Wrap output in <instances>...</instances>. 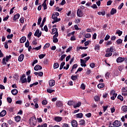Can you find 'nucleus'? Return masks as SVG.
Masks as SVG:
<instances>
[{"label": "nucleus", "mask_w": 127, "mask_h": 127, "mask_svg": "<svg viewBox=\"0 0 127 127\" xmlns=\"http://www.w3.org/2000/svg\"><path fill=\"white\" fill-rule=\"evenodd\" d=\"M30 126L31 127H35L37 124V120H36V117L35 116H33L30 118L29 120Z\"/></svg>", "instance_id": "nucleus-1"}, {"label": "nucleus", "mask_w": 127, "mask_h": 127, "mask_svg": "<svg viewBox=\"0 0 127 127\" xmlns=\"http://www.w3.org/2000/svg\"><path fill=\"white\" fill-rule=\"evenodd\" d=\"M25 77H26V75H25V74H23L22 75V76L20 77V81L22 84L27 83V79L25 78Z\"/></svg>", "instance_id": "nucleus-2"}, {"label": "nucleus", "mask_w": 127, "mask_h": 127, "mask_svg": "<svg viewBox=\"0 0 127 127\" xmlns=\"http://www.w3.org/2000/svg\"><path fill=\"white\" fill-rule=\"evenodd\" d=\"M122 123L121 121H119V120H116L113 123V126L114 127H119L122 126Z\"/></svg>", "instance_id": "nucleus-3"}, {"label": "nucleus", "mask_w": 127, "mask_h": 127, "mask_svg": "<svg viewBox=\"0 0 127 127\" xmlns=\"http://www.w3.org/2000/svg\"><path fill=\"white\" fill-rule=\"evenodd\" d=\"M42 35V32H40L39 29H37L34 33V36H37L38 38Z\"/></svg>", "instance_id": "nucleus-4"}, {"label": "nucleus", "mask_w": 127, "mask_h": 127, "mask_svg": "<svg viewBox=\"0 0 127 127\" xmlns=\"http://www.w3.org/2000/svg\"><path fill=\"white\" fill-rule=\"evenodd\" d=\"M116 61L117 63H123L125 61V58L119 57L117 58Z\"/></svg>", "instance_id": "nucleus-5"}, {"label": "nucleus", "mask_w": 127, "mask_h": 127, "mask_svg": "<svg viewBox=\"0 0 127 127\" xmlns=\"http://www.w3.org/2000/svg\"><path fill=\"white\" fill-rule=\"evenodd\" d=\"M77 14L78 17H82V16H83V12L81 10L78 9L77 10Z\"/></svg>", "instance_id": "nucleus-6"}, {"label": "nucleus", "mask_w": 127, "mask_h": 127, "mask_svg": "<svg viewBox=\"0 0 127 127\" xmlns=\"http://www.w3.org/2000/svg\"><path fill=\"white\" fill-rule=\"evenodd\" d=\"M86 63V62L85 61V60L80 59V65L82 67H86V66H87Z\"/></svg>", "instance_id": "nucleus-7"}, {"label": "nucleus", "mask_w": 127, "mask_h": 127, "mask_svg": "<svg viewBox=\"0 0 127 127\" xmlns=\"http://www.w3.org/2000/svg\"><path fill=\"white\" fill-rule=\"evenodd\" d=\"M11 93L13 96H16L18 93V90H17L16 89H14L11 91Z\"/></svg>", "instance_id": "nucleus-8"}, {"label": "nucleus", "mask_w": 127, "mask_h": 127, "mask_svg": "<svg viewBox=\"0 0 127 127\" xmlns=\"http://www.w3.org/2000/svg\"><path fill=\"white\" fill-rule=\"evenodd\" d=\"M34 69L35 70V71H38V70H42V66H41V65H39L37 64L35 65V66L34 68Z\"/></svg>", "instance_id": "nucleus-9"}, {"label": "nucleus", "mask_w": 127, "mask_h": 127, "mask_svg": "<svg viewBox=\"0 0 127 127\" xmlns=\"http://www.w3.org/2000/svg\"><path fill=\"white\" fill-rule=\"evenodd\" d=\"M54 120L55 121V122L60 123V122H61V121H62V117L57 116L54 118Z\"/></svg>", "instance_id": "nucleus-10"}, {"label": "nucleus", "mask_w": 127, "mask_h": 127, "mask_svg": "<svg viewBox=\"0 0 127 127\" xmlns=\"http://www.w3.org/2000/svg\"><path fill=\"white\" fill-rule=\"evenodd\" d=\"M14 120L16 123H19L21 121V117L20 116H17L14 117Z\"/></svg>", "instance_id": "nucleus-11"}, {"label": "nucleus", "mask_w": 127, "mask_h": 127, "mask_svg": "<svg viewBox=\"0 0 127 127\" xmlns=\"http://www.w3.org/2000/svg\"><path fill=\"white\" fill-rule=\"evenodd\" d=\"M23 59H24V55L21 54L19 56L18 60L19 62H22V61H23Z\"/></svg>", "instance_id": "nucleus-12"}, {"label": "nucleus", "mask_w": 127, "mask_h": 127, "mask_svg": "<svg viewBox=\"0 0 127 127\" xmlns=\"http://www.w3.org/2000/svg\"><path fill=\"white\" fill-rule=\"evenodd\" d=\"M49 86L50 87H53L55 85V80L52 79L49 80Z\"/></svg>", "instance_id": "nucleus-13"}, {"label": "nucleus", "mask_w": 127, "mask_h": 127, "mask_svg": "<svg viewBox=\"0 0 127 127\" xmlns=\"http://www.w3.org/2000/svg\"><path fill=\"white\" fill-rule=\"evenodd\" d=\"M71 125L72 127H78V123L76 120H73L71 122Z\"/></svg>", "instance_id": "nucleus-14"}, {"label": "nucleus", "mask_w": 127, "mask_h": 127, "mask_svg": "<svg viewBox=\"0 0 127 127\" xmlns=\"http://www.w3.org/2000/svg\"><path fill=\"white\" fill-rule=\"evenodd\" d=\"M6 115V111L3 110L0 113V117L1 118L4 117Z\"/></svg>", "instance_id": "nucleus-15"}, {"label": "nucleus", "mask_w": 127, "mask_h": 127, "mask_svg": "<svg viewBox=\"0 0 127 127\" xmlns=\"http://www.w3.org/2000/svg\"><path fill=\"white\" fill-rule=\"evenodd\" d=\"M26 41V37L25 36L22 37L20 39V43H24Z\"/></svg>", "instance_id": "nucleus-16"}, {"label": "nucleus", "mask_w": 127, "mask_h": 127, "mask_svg": "<svg viewBox=\"0 0 127 127\" xmlns=\"http://www.w3.org/2000/svg\"><path fill=\"white\" fill-rule=\"evenodd\" d=\"M63 106V103H62L61 101H58L56 103V106L59 107L60 108H61Z\"/></svg>", "instance_id": "nucleus-17"}, {"label": "nucleus", "mask_w": 127, "mask_h": 127, "mask_svg": "<svg viewBox=\"0 0 127 127\" xmlns=\"http://www.w3.org/2000/svg\"><path fill=\"white\" fill-rule=\"evenodd\" d=\"M46 21V17H45L42 22V23L41 25H40V27L42 28L43 27V26L44 25V23H45V22Z\"/></svg>", "instance_id": "nucleus-18"}, {"label": "nucleus", "mask_w": 127, "mask_h": 127, "mask_svg": "<svg viewBox=\"0 0 127 127\" xmlns=\"http://www.w3.org/2000/svg\"><path fill=\"white\" fill-rule=\"evenodd\" d=\"M110 13L112 15H114V14L117 13V10L114 8H113L111 10Z\"/></svg>", "instance_id": "nucleus-19"}, {"label": "nucleus", "mask_w": 127, "mask_h": 127, "mask_svg": "<svg viewBox=\"0 0 127 127\" xmlns=\"http://www.w3.org/2000/svg\"><path fill=\"white\" fill-rule=\"evenodd\" d=\"M122 111H123V113H125V112H127V106L126 105H124L121 108Z\"/></svg>", "instance_id": "nucleus-20"}, {"label": "nucleus", "mask_w": 127, "mask_h": 127, "mask_svg": "<svg viewBox=\"0 0 127 127\" xmlns=\"http://www.w3.org/2000/svg\"><path fill=\"white\" fill-rule=\"evenodd\" d=\"M97 87L99 89H103L105 87L104 83H99L98 84Z\"/></svg>", "instance_id": "nucleus-21"}, {"label": "nucleus", "mask_w": 127, "mask_h": 127, "mask_svg": "<svg viewBox=\"0 0 127 127\" xmlns=\"http://www.w3.org/2000/svg\"><path fill=\"white\" fill-rule=\"evenodd\" d=\"M83 115L82 113H78L75 115L76 118H78L79 119H82V118H83Z\"/></svg>", "instance_id": "nucleus-22"}, {"label": "nucleus", "mask_w": 127, "mask_h": 127, "mask_svg": "<svg viewBox=\"0 0 127 127\" xmlns=\"http://www.w3.org/2000/svg\"><path fill=\"white\" fill-rule=\"evenodd\" d=\"M82 104V103L78 102L77 103H76L75 105H73V108H74V109H76V108H79V107L81 106V105Z\"/></svg>", "instance_id": "nucleus-23"}, {"label": "nucleus", "mask_w": 127, "mask_h": 127, "mask_svg": "<svg viewBox=\"0 0 127 127\" xmlns=\"http://www.w3.org/2000/svg\"><path fill=\"white\" fill-rule=\"evenodd\" d=\"M19 16H20L19 13L16 14L14 16L13 20H16L17 19H18V18H19Z\"/></svg>", "instance_id": "nucleus-24"}, {"label": "nucleus", "mask_w": 127, "mask_h": 127, "mask_svg": "<svg viewBox=\"0 0 127 127\" xmlns=\"http://www.w3.org/2000/svg\"><path fill=\"white\" fill-rule=\"evenodd\" d=\"M78 75H71V79L72 80V81H76L77 79H78Z\"/></svg>", "instance_id": "nucleus-25"}, {"label": "nucleus", "mask_w": 127, "mask_h": 127, "mask_svg": "<svg viewBox=\"0 0 127 127\" xmlns=\"http://www.w3.org/2000/svg\"><path fill=\"white\" fill-rule=\"evenodd\" d=\"M66 56H67V55L65 54L62 55L61 57L59 59V60L60 61H63V60H64V59H65Z\"/></svg>", "instance_id": "nucleus-26"}, {"label": "nucleus", "mask_w": 127, "mask_h": 127, "mask_svg": "<svg viewBox=\"0 0 127 127\" xmlns=\"http://www.w3.org/2000/svg\"><path fill=\"white\" fill-rule=\"evenodd\" d=\"M97 14H98V15H105L106 11H103L102 12H101V11L98 12Z\"/></svg>", "instance_id": "nucleus-27"}, {"label": "nucleus", "mask_w": 127, "mask_h": 127, "mask_svg": "<svg viewBox=\"0 0 127 127\" xmlns=\"http://www.w3.org/2000/svg\"><path fill=\"white\" fill-rule=\"evenodd\" d=\"M10 59H11V55L6 56V59H5L6 62H8L9 60H10Z\"/></svg>", "instance_id": "nucleus-28"}, {"label": "nucleus", "mask_w": 127, "mask_h": 127, "mask_svg": "<svg viewBox=\"0 0 127 127\" xmlns=\"http://www.w3.org/2000/svg\"><path fill=\"white\" fill-rule=\"evenodd\" d=\"M94 49L96 51H99V50H100V45L99 44H96L95 46Z\"/></svg>", "instance_id": "nucleus-29"}, {"label": "nucleus", "mask_w": 127, "mask_h": 127, "mask_svg": "<svg viewBox=\"0 0 127 127\" xmlns=\"http://www.w3.org/2000/svg\"><path fill=\"white\" fill-rule=\"evenodd\" d=\"M85 124H86V122H85V120H81L79 121V125L80 126H84V125H85Z\"/></svg>", "instance_id": "nucleus-30"}, {"label": "nucleus", "mask_w": 127, "mask_h": 127, "mask_svg": "<svg viewBox=\"0 0 127 127\" xmlns=\"http://www.w3.org/2000/svg\"><path fill=\"white\" fill-rule=\"evenodd\" d=\"M67 105H68V106H74V105H75V102L72 101H69L67 102Z\"/></svg>", "instance_id": "nucleus-31"}, {"label": "nucleus", "mask_w": 127, "mask_h": 127, "mask_svg": "<svg viewBox=\"0 0 127 127\" xmlns=\"http://www.w3.org/2000/svg\"><path fill=\"white\" fill-rule=\"evenodd\" d=\"M116 34H118L119 36H121L123 34V31H120V30H117Z\"/></svg>", "instance_id": "nucleus-32"}, {"label": "nucleus", "mask_w": 127, "mask_h": 127, "mask_svg": "<svg viewBox=\"0 0 127 127\" xmlns=\"http://www.w3.org/2000/svg\"><path fill=\"white\" fill-rule=\"evenodd\" d=\"M65 65V62H62L61 64L60 70H62L63 69V67H64V65Z\"/></svg>", "instance_id": "nucleus-33"}, {"label": "nucleus", "mask_w": 127, "mask_h": 127, "mask_svg": "<svg viewBox=\"0 0 127 127\" xmlns=\"http://www.w3.org/2000/svg\"><path fill=\"white\" fill-rule=\"evenodd\" d=\"M59 64L58 63H56L54 64V69H57V68L59 67Z\"/></svg>", "instance_id": "nucleus-34"}, {"label": "nucleus", "mask_w": 127, "mask_h": 127, "mask_svg": "<svg viewBox=\"0 0 127 127\" xmlns=\"http://www.w3.org/2000/svg\"><path fill=\"white\" fill-rule=\"evenodd\" d=\"M50 47V44L49 43H46L43 47V49H46Z\"/></svg>", "instance_id": "nucleus-35"}, {"label": "nucleus", "mask_w": 127, "mask_h": 127, "mask_svg": "<svg viewBox=\"0 0 127 127\" xmlns=\"http://www.w3.org/2000/svg\"><path fill=\"white\" fill-rule=\"evenodd\" d=\"M42 20V18H41V16H40L38 19V25H40L41 24V21Z\"/></svg>", "instance_id": "nucleus-36"}, {"label": "nucleus", "mask_w": 127, "mask_h": 127, "mask_svg": "<svg viewBox=\"0 0 127 127\" xmlns=\"http://www.w3.org/2000/svg\"><path fill=\"white\" fill-rule=\"evenodd\" d=\"M13 37V34H11L10 35L8 34L7 36V39H12Z\"/></svg>", "instance_id": "nucleus-37"}, {"label": "nucleus", "mask_w": 127, "mask_h": 127, "mask_svg": "<svg viewBox=\"0 0 127 127\" xmlns=\"http://www.w3.org/2000/svg\"><path fill=\"white\" fill-rule=\"evenodd\" d=\"M32 43L33 45H37V39H34L32 41Z\"/></svg>", "instance_id": "nucleus-38"}, {"label": "nucleus", "mask_w": 127, "mask_h": 127, "mask_svg": "<svg viewBox=\"0 0 127 127\" xmlns=\"http://www.w3.org/2000/svg\"><path fill=\"white\" fill-rule=\"evenodd\" d=\"M117 98L118 99H119V100H120L121 102H123V101H124V97L121 95H119Z\"/></svg>", "instance_id": "nucleus-39"}, {"label": "nucleus", "mask_w": 127, "mask_h": 127, "mask_svg": "<svg viewBox=\"0 0 127 127\" xmlns=\"http://www.w3.org/2000/svg\"><path fill=\"white\" fill-rule=\"evenodd\" d=\"M116 42L118 45L121 44L123 43V40H122L121 39H119L116 41Z\"/></svg>", "instance_id": "nucleus-40"}, {"label": "nucleus", "mask_w": 127, "mask_h": 127, "mask_svg": "<svg viewBox=\"0 0 127 127\" xmlns=\"http://www.w3.org/2000/svg\"><path fill=\"white\" fill-rule=\"evenodd\" d=\"M25 46L26 48H28L29 46V41L28 40H27L26 42L25 43Z\"/></svg>", "instance_id": "nucleus-41"}, {"label": "nucleus", "mask_w": 127, "mask_h": 127, "mask_svg": "<svg viewBox=\"0 0 127 127\" xmlns=\"http://www.w3.org/2000/svg\"><path fill=\"white\" fill-rule=\"evenodd\" d=\"M41 47H42V46L40 45L39 47H37L36 48H33V49H34L35 50L38 51V50H40L41 49Z\"/></svg>", "instance_id": "nucleus-42"}, {"label": "nucleus", "mask_w": 127, "mask_h": 127, "mask_svg": "<svg viewBox=\"0 0 127 127\" xmlns=\"http://www.w3.org/2000/svg\"><path fill=\"white\" fill-rule=\"evenodd\" d=\"M100 100V97H99L98 96H96L94 97V101L95 102H98V101Z\"/></svg>", "instance_id": "nucleus-43"}, {"label": "nucleus", "mask_w": 127, "mask_h": 127, "mask_svg": "<svg viewBox=\"0 0 127 127\" xmlns=\"http://www.w3.org/2000/svg\"><path fill=\"white\" fill-rule=\"evenodd\" d=\"M45 56H46V54H41L39 56L40 59H43Z\"/></svg>", "instance_id": "nucleus-44"}, {"label": "nucleus", "mask_w": 127, "mask_h": 127, "mask_svg": "<svg viewBox=\"0 0 127 127\" xmlns=\"http://www.w3.org/2000/svg\"><path fill=\"white\" fill-rule=\"evenodd\" d=\"M80 88L82 90H85V89H86V85H85V84L82 83L81 86H80Z\"/></svg>", "instance_id": "nucleus-45"}, {"label": "nucleus", "mask_w": 127, "mask_h": 127, "mask_svg": "<svg viewBox=\"0 0 127 127\" xmlns=\"http://www.w3.org/2000/svg\"><path fill=\"white\" fill-rule=\"evenodd\" d=\"M112 55H113V53H108L105 55V57H111V56H112Z\"/></svg>", "instance_id": "nucleus-46"}, {"label": "nucleus", "mask_w": 127, "mask_h": 127, "mask_svg": "<svg viewBox=\"0 0 127 127\" xmlns=\"http://www.w3.org/2000/svg\"><path fill=\"white\" fill-rule=\"evenodd\" d=\"M47 92L48 93H49L50 94H51V93H53V92H55V90L47 89Z\"/></svg>", "instance_id": "nucleus-47"}, {"label": "nucleus", "mask_w": 127, "mask_h": 127, "mask_svg": "<svg viewBox=\"0 0 127 127\" xmlns=\"http://www.w3.org/2000/svg\"><path fill=\"white\" fill-rule=\"evenodd\" d=\"M91 7H92V8H93V9H95L98 8V6H97V4H93L91 6Z\"/></svg>", "instance_id": "nucleus-48"}, {"label": "nucleus", "mask_w": 127, "mask_h": 127, "mask_svg": "<svg viewBox=\"0 0 127 127\" xmlns=\"http://www.w3.org/2000/svg\"><path fill=\"white\" fill-rule=\"evenodd\" d=\"M70 59H71V55H68L66 57V59H65L66 62H68V61H69Z\"/></svg>", "instance_id": "nucleus-49"}, {"label": "nucleus", "mask_w": 127, "mask_h": 127, "mask_svg": "<svg viewBox=\"0 0 127 127\" xmlns=\"http://www.w3.org/2000/svg\"><path fill=\"white\" fill-rule=\"evenodd\" d=\"M7 101L8 103H9V104H11V102H12V99L10 97H7Z\"/></svg>", "instance_id": "nucleus-50"}, {"label": "nucleus", "mask_w": 127, "mask_h": 127, "mask_svg": "<svg viewBox=\"0 0 127 127\" xmlns=\"http://www.w3.org/2000/svg\"><path fill=\"white\" fill-rule=\"evenodd\" d=\"M6 61L5 60V58H3L2 60V63L3 64V65H6Z\"/></svg>", "instance_id": "nucleus-51"}, {"label": "nucleus", "mask_w": 127, "mask_h": 127, "mask_svg": "<svg viewBox=\"0 0 127 127\" xmlns=\"http://www.w3.org/2000/svg\"><path fill=\"white\" fill-rule=\"evenodd\" d=\"M111 37V36H110L109 35H107L105 37V38H104V40H105V41H107L108 40H109V38Z\"/></svg>", "instance_id": "nucleus-52"}, {"label": "nucleus", "mask_w": 127, "mask_h": 127, "mask_svg": "<svg viewBox=\"0 0 127 127\" xmlns=\"http://www.w3.org/2000/svg\"><path fill=\"white\" fill-rule=\"evenodd\" d=\"M108 108H109V106L108 105L106 106H103V109L104 112H106V111H107V110L108 109Z\"/></svg>", "instance_id": "nucleus-53"}, {"label": "nucleus", "mask_w": 127, "mask_h": 127, "mask_svg": "<svg viewBox=\"0 0 127 127\" xmlns=\"http://www.w3.org/2000/svg\"><path fill=\"white\" fill-rule=\"evenodd\" d=\"M118 69H119V71H120L121 72V71H123V70H124V66L120 65L118 67Z\"/></svg>", "instance_id": "nucleus-54"}, {"label": "nucleus", "mask_w": 127, "mask_h": 127, "mask_svg": "<svg viewBox=\"0 0 127 127\" xmlns=\"http://www.w3.org/2000/svg\"><path fill=\"white\" fill-rule=\"evenodd\" d=\"M27 82H28V83H30V82H31V76H28Z\"/></svg>", "instance_id": "nucleus-55"}, {"label": "nucleus", "mask_w": 127, "mask_h": 127, "mask_svg": "<svg viewBox=\"0 0 127 127\" xmlns=\"http://www.w3.org/2000/svg\"><path fill=\"white\" fill-rule=\"evenodd\" d=\"M32 35V32H29V34L27 35L28 38H29V39H30V38H31V36Z\"/></svg>", "instance_id": "nucleus-56"}, {"label": "nucleus", "mask_w": 127, "mask_h": 127, "mask_svg": "<svg viewBox=\"0 0 127 127\" xmlns=\"http://www.w3.org/2000/svg\"><path fill=\"white\" fill-rule=\"evenodd\" d=\"M85 38H91V34H86L85 35Z\"/></svg>", "instance_id": "nucleus-57"}, {"label": "nucleus", "mask_w": 127, "mask_h": 127, "mask_svg": "<svg viewBox=\"0 0 127 127\" xmlns=\"http://www.w3.org/2000/svg\"><path fill=\"white\" fill-rule=\"evenodd\" d=\"M85 116L87 117V118H91L92 117V114H91V113H88L85 114Z\"/></svg>", "instance_id": "nucleus-58"}, {"label": "nucleus", "mask_w": 127, "mask_h": 127, "mask_svg": "<svg viewBox=\"0 0 127 127\" xmlns=\"http://www.w3.org/2000/svg\"><path fill=\"white\" fill-rule=\"evenodd\" d=\"M42 5L44 7V10H45V9H47V4L43 3Z\"/></svg>", "instance_id": "nucleus-59"}, {"label": "nucleus", "mask_w": 127, "mask_h": 127, "mask_svg": "<svg viewBox=\"0 0 127 127\" xmlns=\"http://www.w3.org/2000/svg\"><path fill=\"white\" fill-rule=\"evenodd\" d=\"M95 63H91L90 64V67H91V68H95Z\"/></svg>", "instance_id": "nucleus-60"}, {"label": "nucleus", "mask_w": 127, "mask_h": 127, "mask_svg": "<svg viewBox=\"0 0 127 127\" xmlns=\"http://www.w3.org/2000/svg\"><path fill=\"white\" fill-rule=\"evenodd\" d=\"M42 104L44 106H45V105H47V100H43L42 102Z\"/></svg>", "instance_id": "nucleus-61"}, {"label": "nucleus", "mask_w": 127, "mask_h": 127, "mask_svg": "<svg viewBox=\"0 0 127 127\" xmlns=\"http://www.w3.org/2000/svg\"><path fill=\"white\" fill-rule=\"evenodd\" d=\"M8 126V125L7 124H6V123H3L2 125H1V127H7Z\"/></svg>", "instance_id": "nucleus-62"}, {"label": "nucleus", "mask_w": 127, "mask_h": 127, "mask_svg": "<svg viewBox=\"0 0 127 127\" xmlns=\"http://www.w3.org/2000/svg\"><path fill=\"white\" fill-rule=\"evenodd\" d=\"M122 90V92H127V87H123Z\"/></svg>", "instance_id": "nucleus-63"}, {"label": "nucleus", "mask_w": 127, "mask_h": 127, "mask_svg": "<svg viewBox=\"0 0 127 127\" xmlns=\"http://www.w3.org/2000/svg\"><path fill=\"white\" fill-rule=\"evenodd\" d=\"M63 127H69V125L66 123H64L63 124Z\"/></svg>", "instance_id": "nucleus-64"}]
</instances>
